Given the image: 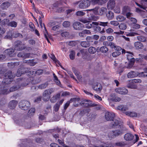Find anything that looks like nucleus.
I'll return each mask as SVG.
<instances>
[{
  "label": "nucleus",
  "mask_w": 147,
  "mask_h": 147,
  "mask_svg": "<svg viewBox=\"0 0 147 147\" xmlns=\"http://www.w3.org/2000/svg\"><path fill=\"white\" fill-rule=\"evenodd\" d=\"M49 56L52 59H53L55 62H56L58 63L59 64L60 62L57 59L55 56L53 54H50V55H49Z\"/></svg>",
  "instance_id": "obj_43"
},
{
  "label": "nucleus",
  "mask_w": 147,
  "mask_h": 147,
  "mask_svg": "<svg viewBox=\"0 0 147 147\" xmlns=\"http://www.w3.org/2000/svg\"><path fill=\"white\" fill-rule=\"evenodd\" d=\"M83 27V24L79 22H75L74 23L73 25L74 28L76 30H81L82 29Z\"/></svg>",
  "instance_id": "obj_11"
},
{
  "label": "nucleus",
  "mask_w": 147,
  "mask_h": 147,
  "mask_svg": "<svg viewBox=\"0 0 147 147\" xmlns=\"http://www.w3.org/2000/svg\"><path fill=\"white\" fill-rule=\"evenodd\" d=\"M43 72V70H42L38 69L36 71L35 73L37 75H41Z\"/></svg>",
  "instance_id": "obj_63"
},
{
  "label": "nucleus",
  "mask_w": 147,
  "mask_h": 147,
  "mask_svg": "<svg viewBox=\"0 0 147 147\" xmlns=\"http://www.w3.org/2000/svg\"><path fill=\"white\" fill-rule=\"evenodd\" d=\"M10 6V3L8 2L3 3L1 5V8L3 9H6Z\"/></svg>",
  "instance_id": "obj_26"
},
{
  "label": "nucleus",
  "mask_w": 147,
  "mask_h": 147,
  "mask_svg": "<svg viewBox=\"0 0 147 147\" xmlns=\"http://www.w3.org/2000/svg\"><path fill=\"white\" fill-rule=\"evenodd\" d=\"M108 50V48L105 46H102L100 49V51L103 53H106Z\"/></svg>",
  "instance_id": "obj_35"
},
{
  "label": "nucleus",
  "mask_w": 147,
  "mask_h": 147,
  "mask_svg": "<svg viewBox=\"0 0 147 147\" xmlns=\"http://www.w3.org/2000/svg\"><path fill=\"white\" fill-rule=\"evenodd\" d=\"M138 75L139 76L143 77H147V74H146L144 72H141L140 73H138Z\"/></svg>",
  "instance_id": "obj_56"
},
{
  "label": "nucleus",
  "mask_w": 147,
  "mask_h": 147,
  "mask_svg": "<svg viewBox=\"0 0 147 147\" xmlns=\"http://www.w3.org/2000/svg\"><path fill=\"white\" fill-rule=\"evenodd\" d=\"M90 42H89L87 41H82L80 43L81 46L84 48H87L89 47L90 46Z\"/></svg>",
  "instance_id": "obj_28"
},
{
  "label": "nucleus",
  "mask_w": 147,
  "mask_h": 147,
  "mask_svg": "<svg viewBox=\"0 0 147 147\" xmlns=\"http://www.w3.org/2000/svg\"><path fill=\"white\" fill-rule=\"evenodd\" d=\"M12 36L14 38H17L18 37H19L20 38H23V36L21 34L18 32H16L15 33L13 34Z\"/></svg>",
  "instance_id": "obj_45"
},
{
  "label": "nucleus",
  "mask_w": 147,
  "mask_h": 147,
  "mask_svg": "<svg viewBox=\"0 0 147 147\" xmlns=\"http://www.w3.org/2000/svg\"><path fill=\"white\" fill-rule=\"evenodd\" d=\"M119 28L120 29L125 30L127 28L126 24L125 23H121L119 25Z\"/></svg>",
  "instance_id": "obj_44"
},
{
  "label": "nucleus",
  "mask_w": 147,
  "mask_h": 147,
  "mask_svg": "<svg viewBox=\"0 0 147 147\" xmlns=\"http://www.w3.org/2000/svg\"><path fill=\"white\" fill-rule=\"evenodd\" d=\"M61 35L63 37H66L69 36V34L67 32H64L61 33Z\"/></svg>",
  "instance_id": "obj_52"
},
{
  "label": "nucleus",
  "mask_w": 147,
  "mask_h": 147,
  "mask_svg": "<svg viewBox=\"0 0 147 147\" xmlns=\"http://www.w3.org/2000/svg\"><path fill=\"white\" fill-rule=\"evenodd\" d=\"M119 128L114 130L110 131L108 135L109 138H114L115 137L119 136H120L123 134L124 132L127 130L126 128L123 125H119Z\"/></svg>",
  "instance_id": "obj_2"
},
{
  "label": "nucleus",
  "mask_w": 147,
  "mask_h": 147,
  "mask_svg": "<svg viewBox=\"0 0 147 147\" xmlns=\"http://www.w3.org/2000/svg\"><path fill=\"white\" fill-rule=\"evenodd\" d=\"M107 11V9L106 8L102 7L99 9L98 13L99 15H102L105 13Z\"/></svg>",
  "instance_id": "obj_31"
},
{
  "label": "nucleus",
  "mask_w": 147,
  "mask_h": 147,
  "mask_svg": "<svg viewBox=\"0 0 147 147\" xmlns=\"http://www.w3.org/2000/svg\"><path fill=\"white\" fill-rule=\"evenodd\" d=\"M80 99L79 98H71L69 101H68L65 105L64 109L65 110L69 106L71 102H75L76 101H79L80 100Z\"/></svg>",
  "instance_id": "obj_12"
},
{
  "label": "nucleus",
  "mask_w": 147,
  "mask_h": 147,
  "mask_svg": "<svg viewBox=\"0 0 147 147\" xmlns=\"http://www.w3.org/2000/svg\"><path fill=\"white\" fill-rule=\"evenodd\" d=\"M117 109L122 111H125L127 110L128 108L125 105H120L117 107Z\"/></svg>",
  "instance_id": "obj_32"
},
{
  "label": "nucleus",
  "mask_w": 147,
  "mask_h": 147,
  "mask_svg": "<svg viewBox=\"0 0 147 147\" xmlns=\"http://www.w3.org/2000/svg\"><path fill=\"white\" fill-rule=\"evenodd\" d=\"M55 91L53 88H50L45 90L42 93V99L44 101H47L49 100L51 97V94Z\"/></svg>",
  "instance_id": "obj_4"
},
{
  "label": "nucleus",
  "mask_w": 147,
  "mask_h": 147,
  "mask_svg": "<svg viewBox=\"0 0 147 147\" xmlns=\"http://www.w3.org/2000/svg\"><path fill=\"white\" fill-rule=\"evenodd\" d=\"M8 25L12 27H16L17 26V23L16 22L13 21L9 22Z\"/></svg>",
  "instance_id": "obj_47"
},
{
  "label": "nucleus",
  "mask_w": 147,
  "mask_h": 147,
  "mask_svg": "<svg viewBox=\"0 0 147 147\" xmlns=\"http://www.w3.org/2000/svg\"><path fill=\"white\" fill-rule=\"evenodd\" d=\"M125 114L131 117H136L137 116V114L135 112L127 111L125 113Z\"/></svg>",
  "instance_id": "obj_27"
},
{
  "label": "nucleus",
  "mask_w": 147,
  "mask_h": 147,
  "mask_svg": "<svg viewBox=\"0 0 147 147\" xmlns=\"http://www.w3.org/2000/svg\"><path fill=\"white\" fill-rule=\"evenodd\" d=\"M80 104L82 106L85 107H94L96 106L97 104H92L91 102L89 100H84L81 102Z\"/></svg>",
  "instance_id": "obj_7"
},
{
  "label": "nucleus",
  "mask_w": 147,
  "mask_h": 147,
  "mask_svg": "<svg viewBox=\"0 0 147 147\" xmlns=\"http://www.w3.org/2000/svg\"><path fill=\"white\" fill-rule=\"evenodd\" d=\"M90 111V110L88 109H85L81 111L80 114L81 115H83L85 114L86 112H88Z\"/></svg>",
  "instance_id": "obj_59"
},
{
  "label": "nucleus",
  "mask_w": 147,
  "mask_h": 147,
  "mask_svg": "<svg viewBox=\"0 0 147 147\" xmlns=\"http://www.w3.org/2000/svg\"><path fill=\"white\" fill-rule=\"evenodd\" d=\"M111 25L115 26H117L119 24V23L117 21H112L110 22Z\"/></svg>",
  "instance_id": "obj_58"
},
{
  "label": "nucleus",
  "mask_w": 147,
  "mask_h": 147,
  "mask_svg": "<svg viewBox=\"0 0 147 147\" xmlns=\"http://www.w3.org/2000/svg\"><path fill=\"white\" fill-rule=\"evenodd\" d=\"M22 46V42L17 41L15 42V49L18 51H21L25 49L26 47H23Z\"/></svg>",
  "instance_id": "obj_8"
},
{
  "label": "nucleus",
  "mask_w": 147,
  "mask_h": 147,
  "mask_svg": "<svg viewBox=\"0 0 147 147\" xmlns=\"http://www.w3.org/2000/svg\"><path fill=\"white\" fill-rule=\"evenodd\" d=\"M115 113L111 112H107L105 113V118L107 121H112L111 126L113 128L116 127L119 124L120 121L118 120L114 119L115 117Z\"/></svg>",
  "instance_id": "obj_3"
},
{
  "label": "nucleus",
  "mask_w": 147,
  "mask_h": 147,
  "mask_svg": "<svg viewBox=\"0 0 147 147\" xmlns=\"http://www.w3.org/2000/svg\"><path fill=\"white\" fill-rule=\"evenodd\" d=\"M75 53L74 51L73 50L71 51L69 55L70 59L71 60L74 59L75 58Z\"/></svg>",
  "instance_id": "obj_42"
},
{
  "label": "nucleus",
  "mask_w": 147,
  "mask_h": 147,
  "mask_svg": "<svg viewBox=\"0 0 147 147\" xmlns=\"http://www.w3.org/2000/svg\"><path fill=\"white\" fill-rule=\"evenodd\" d=\"M26 72L27 71L26 70V69L24 67H22L18 69L16 75L17 77H20L22 74Z\"/></svg>",
  "instance_id": "obj_14"
},
{
  "label": "nucleus",
  "mask_w": 147,
  "mask_h": 147,
  "mask_svg": "<svg viewBox=\"0 0 147 147\" xmlns=\"http://www.w3.org/2000/svg\"><path fill=\"white\" fill-rule=\"evenodd\" d=\"M142 55L139 54V57L138 58H136V63H139L142 65H144L146 63L145 60L144 58L142 57Z\"/></svg>",
  "instance_id": "obj_13"
},
{
  "label": "nucleus",
  "mask_w": 147,
  "mask_h": 147,
  "mask_svg": "<svg viewBox=\"0 0 147 147\" xmlns=\"http://www.w3.org/2000/svg\"><path fill=\"white\" fill-rule=\"evenodd\" d=\"M98 8L96 7L94 9H91L87 10H86L87 11H92L95 14H96L98 12Z\"/></svg>",
  "instance_id": "obj_48"
},
{
  "label": "nucleus",
  "mask_w": 147,
  "mask_h": 147,
  "mask_svg": "<svg viewBox=\"0 0 147 147\" xmlns=\"http://www.w3.org/2000/svg\"><path fill=\"white\" fill-rule=\"evenodd\" d=\"M138 76V73L133 71H131L128 73L127 75V77L129 78L136 77Z\"/></svg>",
  "instance_id": "obj_18"
},
{
  "label": "nucleus",
  "mask_w": 147,
  "mask_h": 147,
  "mask_svg": "<svg viewBox=\"0 0 147 147\" xmlns=\"http://www.w3.org/2000/svg\"><path fill=\"white\" fill-rule=\"evenodd\" d=\"M107 0H91V1L94 4H98L101 5L106 1Z\"/></svg>",
  "instance_id": "obj_29"
},
{
  "label": "nucleus",
  "mask_w": 147,
  "mask_h": 147,
  "mask_svg": "<svg viewBox=\"0 0 147 147\" xmlns=\"http://www.w3.org/2000/svg\"><path fill=\"white\" fill-rule=\"evenodd\" d=\"M134 45L135 48L137 49H141L143 48V44L140 42H135Z\"/></svg>",
  "instance_id": "obj_21"
},
{
  "label": "nucleus",
  "mask_w": 147,
  "mask_h": 147,
  "mask_svg": "<svg viewBox=\"0 0 147 147\" xmlns=\"http://www.w3.org/2000/svg\"><path fill=\"white\" fill-rule=\"evenodd\" d=\"M131 80L133 83H140L142 82V80L140 79H134Z\"/></svg>",
  "instance_id": "obj_55"
},
{
  "label": "nucleus",
  "mask_w": 147,
  "mask_h": 147,
  "mask_svg": "<svg viewBox=\"0 0 147 147\" xmlns=\"http://www.w3.org/2000/svg\"><path fill=\"white\" fill-rule=\"evenodd\" d=\"M97 23V22H94V26H93V29L94 31L99 32L101 30V28L99 26V24H97L96 23Z\"/></svg>",
  "instance_id": "obj_25"
},
{
  "label": "nucleus",
  "mask_w": 147,
  "mask_h": 147,
  "mask_svg": "<svg viewBox=\"0 0 147 147\" xmlns=\"http://www.w3.org/2000/svg\"><path fill=\"white\" fill-rule=\"evenodd\" d=\"M79 7L81 9L88 8L90 5V2L89 0H83L78 2Z\"/></svg>",
  "instance_id": "obj_6"
},
{
  "label": "nucleus",
  "mask_w": 147,
  "mask_h": 147,
  "mask_svg": "<svg viewBox=\"0 0 147 147\" xmlns=\"http://www.w3.org/2000/svg\"><path fill=\"white\" fill-rule=\"evenodd\" d=\"M85 14V13L82 11H79L76 13V15L78 16L82 17Z\"/></svg>",
  "instance_id": "obj_41"
},
{
  "label": "nucleus",
  "mask_w": 147,
  "mask_h": 147,
  "mask_svg": "<svg viewBox=\"0 0 147 147\" xmlns=\"http://www.w3.org/2000/svg\"><path fill=\"white\" fill-rule=\"evenodd\" d=\"M5 32V29L2 28L1 29L0 27V43L1 42V39L2 37L1 35L4 34Z\"/></svg>",
  "instance_id": "obj_54"
},
{
  "label": "nucleus",
  "mask_w": 147,
  "mask_h": 147,
  "mask_svg": "<svg viewBox=\"0 0 147 147\" xmlns=\"http://www.w3.org/2000/svg\"><path fill=\"white\" fill-rule=\"evenodd\" d=\"M115 145L118 146H124V144L123 142H119L116 143Z\"/></svg>",
  "instance_id": "obj_61"
},
{
  "label": "nucleus",
  "mask_w": 147,
  "mask_h": 147,
  "mask_svg": "<svg viewBox=\"0 0 147 147\" xmlns=\"http://www.w3.org/2000/svg\"><path fill=\"white\" fill-rule=\"evenodd\" d=\"M115 6V3L113 0H110L107 3V7L108 9H112Z\"/></svg>",
  "instance_id": "obj_20"
},
{
  "label": "nucleus",
  "mask_w": 147,
  "mask_h": 147,
  "mask_svg": "<svg viewBox=\"0 0 147 147\" xmlns=\"http://www.w3.org/2000/svg\"><path fill=\"white\" fill-rule=\"evenodd\" d=\"M73 71L75 75L77 76L78 78L79 79H80L82 77L80 75V73L76 69L74 68L73 69Z\"/></svg>",
  "instance_id": "obj_40"
},
{
  "label": "nucleus",
  "mask_w": 147,
  "mask_h": 147,
  "mask_svg": "<svg viewBox=\"0 0 147 147\" xmlns=\"http://www.w3.org/2000/svg\"><path fill=\"white\" fill-rule=\"evenodd\" d=\"M51 107L50 105H48L46 108V110L44 111V114L45 115H46L48 114V113L50 112L51 110Z\"/></svg>",
  "instance_id": "obj_38"
},
{
  "label": "nucleus",
  "mask_w": 147,
  "mask_h": 147,
  "mask_svg": "<svg viewBox=\"0 0 147 147\" xmlns=\"http://www.w3.org/2000/svg\"><path fill=\"white\" fill-rule=\"evenodd\" d=\"M92 87L94 90L96 91H100L102 89L101 85L98 82L92 85Z\"/></svg>",
  "instance_id": "obj_15"
},
{
  "label": "nucleus",
  "mask_w": 147,
  "mask_h": 147,
  "mask_svg": "<svg viewBox=\"0 0 147 147\" xmlns=\"http://www.w3.org/2000/svg\"><path fill=\"white\" fill-rule=\"evenodd\" d=\"M115 91L117 93L121 94H125L127 93L128 91L125 88H119L115 90Z\"/></svg>",
  "instance_id": "obj_9"
},
{
  "label": "nucleus",
  "mask_w": 147,
  "mask_h": 147,
  "mask_svg": "<svg viewBox=\"0 0 147 147\" xmlns=\"http://www.w3.org/2000/svg\"><path fill=\"white\" fill-rule=\"evenodd\" d=\"M65 7H59L57 9V11L59 13L62 12L65 10Z\"/></svg>",
  "instance_id": "obj_60"
},
{
  "label": "nucleus",
  "mask_w": 147,
  "mask_h": 147,
  "mask_svg": "<svg viewBox=\"0 0 147 147\" xmlns=\"http://www.w3.org/2000/svg\"><path fill=\"white\" fill-rule=\"evenodd\" d=\"M90 11H87V12L88 13V18L89 20L96 21L97 20L99 19L98 17L94 15L91 14V13H90Z\"/></svg>",
  "instance_id": "obj_17"
},
{
  "label": "nucleus",
  "mask_w": 147,
  "mask_h": 147,
  "mask_svg": "<svg viewBox=\"0 0 147 147\" xmlns=\"http://www.w3.org/2000/svg\"><path fill=\"white\" fill-rule=\"evenodd\" d=\"M86 39L87 42H90V45H97L98 43V41L93 39L92 36H87Z\"/></svg>",
  "instance_id": "obj_10"
},
{
  "label": "nucleus",
  "mask_w": 147,
  "mask_h": 147,
  "mask_svg": "<svg viewBox=\"0 0 147 147\" xmlns=\"http://www.w3.org/2000/svg\"><path fill=\"white\" fill-rule=\"evenodd\" d=\"M88 52L90 54H94L96 52V48L94 47H91L88 48Z\"/></svg>",
  "instance_id": "obj_34"
},
{
  "label": "nucleus",
  "mask_w": 147,
  "mask_h": 147,
  "mask_svg": "<svg viewBox=\"0 0 147 147\" xmlns=\"http://www.w3.org/2000/svg\"><path fill=\"white\" fill-rule=\"evenodd\" d=\"M18 102L15 100L11 101L9 104V107L11 109H14L17 105Z\"/></svg>",
  "instance_id": "obj_22"
},
{
  "label": "nucleus",
  "mask_w": 147,
  "mask_h": 147,
  "mask_svg": "<svg viewBox=\"0 0 147 147\" xmlns=\"http://www.w3.org/2000/svg\"><path fill=\"white\" fill-rule=\"evenodd\" d=\"M121 54L120 52L119 51H115L112 53V56L114 57H116L120 55Z\"/></svg>",
  "instance_id": "obj_51"
},
{
  "label": "nucleus",
  "mask_w": 147,
  "mask_h": 147,
  "mask_svg": "<svg viewBox=\"0 0 147 147\" xmlns=\"http://www.w3.org/2000/svg\"><path fill=\"white\" fill-rule=\"evenodd\" d=\"M20 88H21V86H20L19 85L13 86L10 88L9 91L10 92H13L17 90Z\"/></svg>",
  "instance_id": "obj_39"
},
{
  "label": "nucleus",
  "mask_w": 147,
  "mask_h": 147,
  "mask_svg": "<svg viewBox=\"0 0 147 147\" xmlns=\"http://www.w3.org/2000/svg\"><path fill=\"white\" fill-rule=\"evenodd\" d=\"M111 100L115 102H119L120 100L121 99L120 98L118 97H115L112 98Z\"/></svg>",
  "instance_id": "obj_57"
},
{
  "label": "nucleus",
  "mask_w": 147,
  "mask_h": 147,
  "mask_svg": "<svg viewBox=\"0 0 147 147\" xmlns=\"http://www.w3.org/2000/svg\"><path fill=\"white\" fill-rule=\"evenodd\" d=\"M63 25L65 27H68L70 26V23L68 21H65L63 23Z\"/></svg>",
  "instance_id": "obj_49"
},
{
  "label": "nucleus",
  "mask_w": 147,
  "mask_h": 147,
  "mask_svg": "<svg viewBox=\"0 0 147 147\" xmlns=\"http://www.w3.org/2000/svg\"><path fill=\"white\" fill-rule=\"evenodd\" d=\"M127 53H129V54H128L127 56V58L128 60L132 64L133 63L136 59L133 57V53L130 52H127Z\"/></svg>",
  "instance_id": "obj_16"
},
{
  "label": "nucleus",
  "mask_w": 147,
  "mask_h": 147,
  "mask_svg": "<svg viewBox=\"0 0 147 147\" xmlns=\"http://www.w3.org/2000/svg\"><path fill=\"white\" fill-rule=\"evenodd\" d=\"M97 24H99V26L105 27L106 26H107L109 24V23L108 22H102L99 21L96 23Z\"/></svg>",
  "instance_id": "obj_33"
},
{
  "label": "nucleus",
  "mask_w": 147,
  "mask_h": 147,
  "mask_svg": "<svg viewBox=\"0 0 147 147\" xmlns=\"http://www.w3.org/2000/svg\"><path fill=\"white\" fill-rule=\"evenodd\" d=\"M94 22H92V23H91L90 22H88L87 24H86V28L88 29H90L92 28H93V26H94Z\"/></svg>",
  "instance_id": "obj_46"
},
{
  "label": "nucleus",
  "mask_w": 147,
  "mask_h": 147,
  "mask_svg": "<svg viewBox=\"0 0 147 147\" xmlns=\"http://www.w3.org/2000/svg\"><path fill=\"white\" fill-rule=\"evenodd\" d=\"M60 106L59 104L58 103H56L53 107L54 111L55 112H57L59 110Z\"/></svg>",
  "instance_id": "obj_53"
},
{
  "label": "nucleus",
  "mask_w": 147,
  "mask_h": 147,
  "mask_svg": "<svg viewBox=\"0 0 147 147\" xmlns=\"http://www.w3.org/2000/svg\"><path fill=\"white\" fill-rule=\"evenodd\" d=\"M90 119V120H92L93 119H94L96 117V115L92 113L90 114L89 116Z\"/></svg>",
  "instance_id": "obj_62"
},
{
  "label": "nucleus",
  "mask_w": 147,
  "mask_h": 147,
  "mask_svg": "<svg viewBox=\"0 0 147 147\" xmlns=\"http://www.w3.org/2000/svg\"><path fill=\"white\" fill-rule=\"evenodd\" d=\"M14 50L13 49H9L5 50L4 51L5 53L11 56V55L14 52Z\"/></svg>",
  "instance_id": "obj_30"
},
{
  "label": "nucleus",
  "mask_w": 147,
  "mask_h": 147,
  "mask_svg": "<svg viewBox=\"0 0 147 147\" xmlns=\"http://www.w3.org/2000/svg\"><path fill=\"white\" fill-rule=\"evenodd\" d=\"M30 102L26 100H22L19 103L20 108L24 110H28L30 107Z\"/></svg>",
  "instance_id": "obj_5"
},
{
  "label": "nucleus",
  "mask_w": 147,
  "mask_h": 147,
  "mask_svg": "<svg viewBox=\"0 0 147 147\" xmlns=\"http://www.w3.org/2000/svg\"><path fill=\"white\" fill-rule=\"evenodd\" d=\"M58 141L59 143L62 146H63L64 147H69L66 145H65L63 142L61 140L58 139Z\"/></svg>",
  "instance_id": "obj_64"
},
{
  "label": "nucleus",
  "mask_w": 147,
  "mask_h": 147,
  "mask_svg": "<svg viewBox=\"0 0 147 147\" xmlns=\"http://www.w3.org/2000/svg\"><path fill=\"white\" fill-rule=\"evenodd\" d=\"M48 85L49 84L48 82H47L38 86L37 87V88L38 89L43 90L46 88L48 86Z\"/></svg>",
  "instance_id": "obj_24"
},
{
  "label": "nucleus",
  "mask_w": 147,
  "mask_h": 147,
  "mask_svg": "<svg viewBox=\"0 0 147 147\" xmlns=\"http://www.w3.org/2000/svg\"><path fill=\"white\" fill-rule=\"evenodd\" d=\"M14 77V75L12 74L11 71H9L5 74H2L0 76V78H3L4 80L1 84L0 85V88L3 89L0 90V94H5L9 93V92L6 88V86L8 84L11 82L10 80Z\"/></svg>",
  "instance_id": "obj_1"
},
{
  "label": "nucleus",
  "mask_w": 147,
  "mask_h": 147,
  "mask_svg": "<svg viewBox=\"0 0 147 147\" xmlns=\"http://www.w3.org/2000/svg\"><path fill=\"white\" fill-rule=\"evenodd\" d=\"M106 16L108 20H112L114 18V14L113 12L109 11L106 13Z\"/></svg>",
  "instance_id": "obj_23"
},
{
  "label": "nucleus",
  "mask_w": 147,
  "mask_h": 147,
  "mask_svg": "<svg viewBox=\"0 0 147 147\" xmlns=\"http://www.w3.org/2000/svg\"><path fill=\"white\" fill-rule=\"evenodd\" d=\"M137 39L138 40L142 42H145L146 40V38L143 36H138Z\"/></svg>",
  "instance_id": "obj_37"
},
{
  "label": "nucleus",
  "mask_w": 147,
  "mask_h": 147,
  "mask_svg": "<svg viewBox=\"0 0 147 147\" xmlns=\"http://www.w3.org/2000/svg\"><path fill=\"white\" fill-rule=\"evenodd\" d=\"M126 18L122 15H119L116 17L117 20L119 22H122L124 21Z\"/></svg>",
  "instance_id": "obj_36"
},
{
  "label": "nucleus",
  "mask_w": 147,
  "mask_h": 147,
  "mask_svg": "<svg viewBox=\"0 0 147 147\" xmlns=\"http://www.w3.org/2000/svg\"><path fill=\"white\" fill-rule=\"evenodd\" d=\"M134 136L133 135L130 133L126 134L124 136V138L126 141H130L133 139Z\"/></svg>",
  "instance_id": "obj_19"
},
{
  "label": "nucleus",
  "mask_w": 147,
  "mask_h": 147,
  "mask_svg": "<svg viewBox=\"0 0 147 147\" xmlns=\"http://www.w3.org/2000/svg\"><path fill=\"white\" fill-rule=\"evenodd\" d=\"M35 112V109L34 108H32L29 111L28 114L29 116L33 115Z\"/></svg>",
  "instance_id": "obj_50"
}]
</instances>
